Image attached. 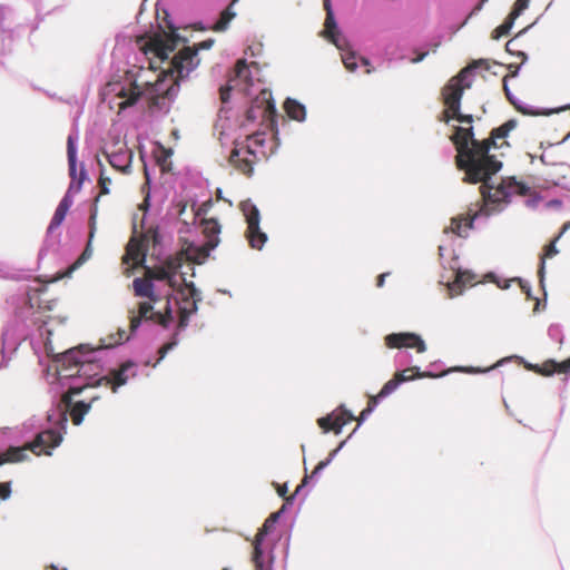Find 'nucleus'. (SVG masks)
Masks as SVG:
<instances>
[{"instance_id": "nucleus-21", "label": "nucleus", "mask_w": 570, "mask_h": 570, "mask_svg": "<svg viewBox=\"0 0 570 570\" xmlns=\"http://www.w3.org/2000/svg\"><path fill=\"white\" fill-rule=\"evenodd\" d=\"M132 286L137 296L148 297L150 301L156 302L154 284L150 281L144 278H135Z\"/></svg>"}, {"instance_id": "nucleus-43", "label": "nucleus", "mask_w": 570, "mask_h": 570, "mask_svg": "<svg viewBox=\"0 0 570 570\" xmlns=\"http://www.w3.org/2000/svg\"><path fill=\"white\" fill-rule=\"evenodd\" d=\"M384 397H379V394L375 395V396H371L370 397V401H368V404H367V409H371V412H373L375 410V407L377 406L379 402L381 400H383Z\"/></svg>"}, {"instance_id": "nucleus-59", "label": "nucleus", "mask_w": 570, "mask_h": 570, "mask_svg": "<svg viewBox=\"0 0 570 570\" xmlns=\"http://www.w3.org/2000/svg\"><path fill=\"white\" fill-rule=\"evenodd\" d=\"M507 49L510 50V41L507 42Z\"/></svg>"}, {"instance_id": "nucleus-41", "label": "nucleus", "mask_w": 570, "mask_h": 570, "mask_svg": "<svg viewBox=\"0 0 570 570\" xmlns=\"http://www.w3.org/2000/svg\"><path fill=\"white\" fill-rule=\"evenodd\" d=\"M99 184H100V187H101V191H102L104 194H108V191H109L108 186L111 184L110 178L105 177V176L101 174L100 179H99Z\"/></svg>"}, {"instance_id": "nucleus-9", "label": "nucleus", "mask_w": 570, "mask_h": 570, "mask_svg": "<svg viewBox=\"0 0 570 570\" xmlns=\"http://www.w3.org/2000/svg\"><path fill=\"white\" fill-rule=\"evenodd\" d=\"M240 210L247 223L246 236L250 246L255 249H262L267 240V235L261 230L259 210L249 199L240 203Z\"/></svg>"}, {"instance_id": "nucleus-8", "label": "nucleus", "mask_w": 570, "mask_h": 570, "mask_svg": "<svg viewBox=\"0 0 570 570\" xmlns=\"http://www.w3.org/2000/svg\"><path fill=\"white\" fill-rule=\"evenodd\" d=\"M265 134H243L234 138V148L229 156V163L244 174H250L255 159L265 157Z\"/></svg>"}, {"instance_id": "nucleus-1", "label": "nucleus", "mask_w": 570, "mask_h": 570, "mask_svg": "<svg viewBox=\"0 0 570 570\" xmlns=\"http://www.w3.org/2000/svg\"><path fill=\"white\" fill-rule=\"evenodd\" d=\"M119 340L105 344L104 347H110L128 340L125 331L118 333ZM102 350L90 348L88 345H80L70 348L61 354L59 362L61 367L58 370V380L62 386H68L69 392L62 395L59 406L47 415L50 424L48 428L38 432L33 442L26 446L9 448L0 454V465L4 463H18L28 459L27 451L39 455L51 454V450L59 446L62 441V432L66 431L68 423V410L71 406L72 395L81 393L87 386L106 385L111 386L112 392L125 385L131 377L137 375V365L134 362L124 363L118 370H114L110 376L96 379L100 372L98 363V353Z\"/></svg>"}, {"instance_id": "nucleus-6", "label": "nucleus", "mask_w": 570, "mask_h": 570, "mask_svg": "<svg viewBox=\"0 0 570 570\" xmlns=\"http://www.w3.org/2000/svg\"><path fill=\"white\" fill-rule=\"evenodd\" d=\"M479 67L489 69L490 63L488 60H478L472 65L462 69L458 76L453 77L443 89V98L445 104L444 121L450 122L456 119L460 122L471 124L473 118L471 115H463L460 112L461 98L465 89L472 85V70Z\"/></svg>"}, {"instance_id": "nucleus-49", "label": "nucleus", "mask_w": 570, "mask_h": 570, "mask_svg": "<svg viewBox=\"0 0 570 570\" xmlns=\"http://www.w3.org/2000/svg\"><path fill=\"white\" fill-rule=\"evenodd\" d=\"M386 274H382L379 277L377 286H383Z\"/></svg>"}, {"instance_id": "nucleus-33", "label": "nucleus", "mask_w": 570, "mask_h": 570, "mask_svg": "<svg viewBox=\"0 0 570 570\" xmlns=\"http://www.w3.org/2000/svg\"><path fill=\"white\" fill-rule=\"evenodd\" d=\"M529 3L530 0H517L510 14L517 19L525 9H528Z\"/></svg>"}, {"instance_id": "nucleus-35", "label": "nucleus", "mask_w": 570, "mask_h": 570, "mask_svg": "<svg viewBox=\"0 0 570 570\" xmlns=\"http://www.w3.org/2000/svg\"><path fill=\"white\" fill-rule=\"evenodd\" d=\"M212 206L210 202H207V203H204L202 204L196 210H195V218L196 219H199L200 223L203 222V219H206L205 218V215L207 214L208 212V208Z\"/></svg>"}, {"instance_id": "nucleus-46", "label": "nucleus", "mask_w": 570, "mask_h": 570, "mask_svg": "<svg viewBox=\"0 0 570 570\" xmlns=\"http://www.w3.org/2000/svg\"><path fill=\"white\" fill-rule=\"evenodd\" d=\"M454 371H462V372H468V373H478V372H483L482 370L480 368H474V367H458V368H454Z\"/></svg>"}, {"instance_id": "nucleus-12", "label": "nucleus", "mask_w": 570, "mask_h": 570, "mask_svg": "<svg viewBox=\"0 0 570 570\" xmlns=\"http://www.w3.org/2000/svg\"><path fill=\"white\" fill-rule=\"evenodd\" d=\"M385 343L392 348H415L419 353L426 351V344L424 340L415 333H393L385 337Z\"/></svg>"}, {"instance_id": "nucleus-11", "label": "nucleus", "mask_w": 570, "mask_h": 570, "mask_svg": "<svg viewBox=\"0 0 570 570\" xmlns=\"http://www.w3.org/2000/svg\"><path fill=\"white\" fill-rule=\"evenodd\" d=\"M203 232L207 237L206 244L202 246L199 254L194 255L193 253L187 254L188 259H195L200 262L205 259L210 250H213L219 243L218 235L220 233V226L216 219H203L202 222Z\"/></svg>"}, {"instance_id": "nucleus-39", "label": "nucleus", "mask_w": 570, "mask_h": 570, "mask_svg": "<svg viewBox=\"0 0 570 570\" xmlns=\"http://www.w3.org/2000/svg\"><path fill=\"white\" fill-rule=\"evenodd\" d=\"M11 494V485L9 482L0 484V499L7 500Z\"/></svg>"}, {"instance_id": "nucleus-36", "label": "nucleus", "mask_w": 570, "mask_h": 570, "mask_svg": "<svg viewBox=\"0 0 570 570\" xmlns=\"http://www.w3.org/2000/svg\"><path fill=\"white\" fill-rule=\"evenodd\" d=\"M39 421L38 419L36 417H31L29 420H27L23 424H22V430H23V433H30L32 432L33 430H36L37 428H39Z\"/></svg>"}, {"instance_id": "nucleus-44", "label": "nucleus", "mask_w": 570, "mask_h": 570, "mask_svg": "<svg viewBox=\"0 0 570 570\" xmlns=\"http://www.w3.org/2000/svg\"><path fill=\"white\" fill-rule=\"evenodd\" d=\"M371 413H372V412H371V409H367V407H366V409H364V410L361 412V414H360V416H358V419H357V420H358V426H360V425H361V424H362V423L367 419V416H368Z\"/></svg>"}, {"instance_id": "nucleus-18", "label": "nucleus", "mask_w": 570, "mask_h": 570, "mask_svg": "<svg viewBox=\"0 0 570 570\" xmlns=\"http://www.w3.org/2000/svg\"><path fill=\"white\" fill-rule=\"evenodd\" d=\"M527 367L546 376L552 375L554 373L567 374L570 370V358L560 363L556 362L554 360H548L541 365L529 364Z\"/></svg>"}, {"instance_id": "nucleus-60", "label": "nucleus", "mask_w": 570, "mask_h": 570, "mask_svg": "<svg viewBox=\"0 0 570 570\" xmlns=\"http://www.w3.org/2000/svg\"><path fill=\"white\" fill-rule=\"evenodd\" d=\"M518 75V70H515L513 73H512V77H515Z\"/></svg>"}, {"instance_id": "nucleus-50", "label": "nucleus", "mask_w": 570, "mask_h": 570, "mask_svg": "<svg viewBox=\"0 0 570 570\" xmlns=\"http://www.w3.org/2000/svg\"><path fill=\"white\" fill-rule=\"evenodd\" d=\"M561 205V203L559 200H551V202H548L547 203V206H557L559 207Z\"/></svg>"}, {"instance_id": "nucleus-55", "label": "nucleus", "mask_w": 570, "mask_h": 570, "mask_svg": "<svg viewBox=\"0 0 570 570\" xmlns=\"http://www.w3.org/2000/svg\"><path fill=\"white\" fill-rule=\"evenodd\" d=\"M346 441H343L340 443V445L336 448L338 451H341L342 448H344Z\"/></svg>"}, {"instance_id": "nucleus-29", "label": "nucleus", "mask_w": 570, "mask_h": 570, "mask_svg": "<svg viewBox=\"0 0 570 570\" xmlns=\"http://www.w3.org/2000/svg\"><path fill=\"white\" fill-rule=\"evenodd\" d=\"M558 238H559V236L553 242H551L549 245L546 246L544 253L541 256V264H540V271H539L541 277L544 272L546 261L549 258H552L553 256H556L558 254V249L556 248V242L558 240Z\"/></svg>"}, {"instance_id": "nucleus-34", "label": "nucleus", "mask_w": 570, "mask_h": 570, "mask_svg": "<svg viewBox=\"0 0 570 570\" xmlns=\"http://www.w3.org/2000/svg\"><path fill=\"white\" fill-rule=\"evenodd\" d=\"M39 333H40L41 336L47 335L46 341H45L46 351L48 353H51L52 352V347H51L50 342H49V336L51 335L52 331H51V328L48 327L47 322H43V324L39 327Z\"/></svg>"}, {"instance_id": "nucleus-58", "label": "nucleus", "mask_w": 570, "mask_h": 570, "mask_svg": "<svg viewBox=\"0 0 570 570\" xmlns=\"http://www.w3.org/2000/svg\"><path fill=\"white\" fill-rule=\"evenodd\" d=\"M502 362H503V361H501V363H502ZM499 364H500V362H499L498 364H494V365L492 366V368H493V367H498V365H499ZM490 370H491V367H490ZM487 371H489V368H488Z\"/></svg>"}, {"instance_id": "nucleus-56", "label": "nucleus", "mask_w": 570, "mask_h": 570, "mask_svg": "<svg viewBox=\"0 0 570 570\" xmlns=\"http://www.w3.org/2000/svg\"><path fill=\"white\" fill-rule=\"evenodd\" d=\"M519 56H521V57L523 58V60H525V59H527V56H525V53H524V52H519Z\"/></svg>"}, {"instance_id": "nucleus-22", "label": "nucleus", "mask_w": 570, "mask_h": 570, "mask_svg": "<svg viewBox=\"0 0 570 570\" xmlns=\"http://www.w3.org/2000/svg\"><path fill=\"white\" fill-rule=\"evenodd\" d=\"M284 108L288 115L294 120L304 121L306 118L305 106L299 104L294 99H287L284 104Z\"/></svg>"}, {"instance_id": "nucleus-26", "label": "nucleus", "mask_w": 570, "mask_h": 570, "mask_svg": "<svg viewBox=\"0 0 570 570\" xmlns=\"http://www.w3.org/2000/svg\"><path fill=\"white\" fill-rule=\"evenodd\" d=\"M90 406V403H86L83 401L77 402L72 406L70 416L75 425H80L82 423L83 416L89 412Z\"/></svg>"}, {"instance_id": "nucleus-57", "label": "nucleus", "mask_w": 570, "mask_h": 570, "mask_svg": "<svg viewBox=\"0 0 570 570\" xmlns=\"http://www.w3.org/2000/svg\"><path fill=\"white\" fill-rule=\"evenodd\" d=\"M363 65L367 66L368 61L366 59H362Z\"/></svg>"}, {"instance_id": "nucleus-61", "label": "nucleus", "mask_w": 570, "mask_h": 570, "mask_svg": "<svg viewBox=\"0 0 570 570\" xmlns=\"http://www.w3.org/2000/svg\"><path fill=\"white\" fill-rule=\"evenodd\" d=\"M356 430H358V425L353 429V433L356 432Z\"/></svg>"}, {"instance_id": "nucleus-47", "label": "nucleus", "mask_w": 570, "mask_h": 570, "mask_svg": "<svg viewBox=\"0 0 570 570\" xmlns=\"http://www.w3.org/2000/svg\"><path fill=\"white\" fill-rule=\"evenodd\" d=\"M425 56H426V52H423V53H421L420 56H417V57H415V58H412V59H411V62H413V63H417V62L422 61V60L425 58Z\"/></svg>"}, {"instance_id": "nucleus-62", "label": "nucleus", "mask_w": 570, "mask_h": 570, "mask_svg": "<svg viewBox=\"0 0 570 570\" xmlns=\"http://www.w3.org/2000/svg\"><path fill=\"white\" fill-rule=\"evenodd\" d=\"M356 430H358V425L353 429V433L356 432Z\"/></svg>"}, {"instance_id": "nucleus-40", "label": "nucleus", "mask_w": 570, "mask_h": 570, "mask_svg": "<svg viewBox=\"0 0 570 570\" xmlns=\"http://www.w3.org/2000/svg\"><path fill=\"white\" fill-rule=\"evenodd\" d=\"M178 344V342L176 340L165 344L160 350H159V354H160V357L158 361L163 360L166 354L171 351L176 345Z\"/></svg>"}, {"instance_id": "nucleus-63", "label": "nucleus", "mask_w": 570, "mask_h": 570, "mask_svg": "<svg viewBox=\"0 0 570 570\" xmlns=\"http://www.w3.org/2000/svg\"><path fill=\"white\" fill-rule=\"evenodd\" d=\"M256 570H258V569L256 568ZM264 570H266V569L264 568Z\"/></svg>"}, {"instance_id": "nucleus-2", "label": "nucleus", "mask_w": 570, "mask_h": 570, "mask_svg": "<svg viewBox=\"0 0 570 570\" xmlns=\"http://www.w3.org/2000/svg\"><path fill=\"white\" fill-rule=\"evenodd\" d=\"M515 127V120H508L482 142L473 137L472 127H455L452 140L458 151L456 165L465 174L464 181L482 184L480 189L484 206L469 218H453L449 227L452 234L459 237L468 236L476 219L500 212L514 194L527 195L529 188L513 177L503 178L498 185L492 184V176L501 170L502 163L491 150L508 146L505 138Z\"/></svg>"}, {"instance_id": "nucleus-27", "label": "nucleus", "mask_w": 570, "mask_h": 570, "mask_svg": "<svg viewBox=\"0 0 570 570\" xmlns=\"http://www.w3.org/2000/svg\"><path fill=\"white\" fill-rule=\"evenodd\" d=\"M570 138V132H568L563 139L558 142V144H554V145H551L550 147H548L542 156H541V159L544 161V163H548V164H551V165H557V163L554 161V157L559 154V151L561 150L562 148V144L568 140Z\"/></svg>"}, {"instance_id": "nucleus-14", "label": "nucleus", "mask_w": 570, "mask_h": 570, "mask_svg": "<svg viewBox=\"0 0 570 570\" xmlns=\"http://www.w3.org/2000/svg\"><path fill=\"white\" fill-rule=\"evenodd\" d=\"M229 114L230 111L228 109L222 108L219 110L218 119L215 125V130L222 142L228 139H232V141L234 142V138L240 135L236 134V131H243V126L237 128L236 122L232 120Z\"/></svg>"}, {"instance_id": "nucleus-7", "label": "nucleus", "mask_w": 570, "mask_h": 570, "mask_svg": "<svg viewBox=\"0 0 570 570\" xmlns=\"http://www.w3.org/2000/svg\"><path fill=\"white\" fill-rule=\"evenodd\" d=\"M77 141L78 134H70L68 136L67 141V154H68V163H69V175L71 177V183L69 188L58 205L51 223L49 225V230L60 226L66 218V215L71 207L73 200L72 195L80 191L82 187V183L87 177L85 168L81 166L79 174L77 173Z\"/></svg>"}, {"instance_id": "nucleus-38", "label": "nucleus", "mask_w": 570, "mask_h": 570, "mask_svg": "<svg viewBox=\"0 0 570 570\" xmlns=\"http://www.w3.org/2000/svg\"><path fill=\"white\" fill-rule=\"evenodd\" d=\"M549 336L552 340H557V341H559L561 343L562 342V332H561L560 326L559 325H551L549 327Z\"/></svg>"}, {"instance_id": "nucleus-4", "label": "nucleus", "mask_w": 570, "mask_h": 570, "mask_svg": "<svg viewBox=\"0 0 570 570\" xmlns=\"http://www.w3.org/2000/svg\"><path fill=\"white\" fill-rule=\"evenodd\" d=\"M180 268L181 257H171L154 273V277L166 281L174 293L167 298L165 314L153 311V301L140 303L138 315H134L130 321L132 332L140 326L142 320H155L164 327L177 320L179 330L188 325L190 316L197 312L200 295L194 284L186 281Z\"/></svg>"}, {"instance_id": "nucleus-15", "label": "nucleus", "mask_w": 570, "mask_h": 570, "mask_svg": "<svg viewBox=\"0 0 570 570\" xmlns=\"http://www.w3.org/2000/svg\"><path fill=\"white\" fill-rule=\"evenodd\" d=\"M279 517V512L272 514L269 518L266 519L264 522L262 529L256 535L255 542H254V556L253 560L255 563V567L258 570H264V551H263V541L265 535H267L273 529L275 523L277 522V519Z\"/></svg>"}, {"instance_id": "nucleus-45", "label": "nucleus", "mask_w": 570, "mask_h": 570, "mask_svg": "<svg viewBox=\"0 0 570 570\" xmlns=\"http://www.w3.org/2000/svg\"><path fill=\"white\" fill-rule=\"evenodd\" d=\"M541 200L540 197H532L525 200V205L530 208L537 207L538 203Z\"/></svg>"}, {"instance_id": "nucleus-37", "label": "nucleus", "mask_w": 570, "mask_h": 570, "mask_svg": "<svg viewBox=\"0 0 570 570\" xmlns=\"http://www.w3.org/2000/svg\"><path fill=\"white\" fill-rule=\"evenodd\" d=\"M331 464V459H326L324 461H321L316 468L314 469V471L312 472V474L309 475L311 479H317L320 476V474L322 473V471Z\"/></svg>"}, {"instance_id": "nucleus-5", "label": "nucleus", "mask_w": 570, "mask_h": 570, "mask_svg": "<svg viewBox=\"0 0 570 570\" xmlns=\"http://www.w3.org/2000/svg\"><path fill=\"white\" fill-rule=\"evenodd\" d=\"M252 68L257 72L255 63L249 66L245 60H239L235 67V76L230 78L228 87L220 90V98L223 102H227L229 90H238L246 96H254L258 92L257 105L247 111V118L254 120L258 116H264L274 106L269 101L271 92L262 87L259 79L254 78Z\"/></svg>"}, {"instance_id": "nucleus-23", "label": "nucleus", "mask_w": 570, "mask_h": 570, "mask_svg": "<svg viewBox=\"0 0 570 570\" xmlns=\"http://www.w3.org/2000/svg\"><path fill=\"white\" fill-rule=\"evenodd\" d=\"M126 262H131L132 265H139L145 261V253L142 252L141 245L135 242H130L127 246V253L125 257Z\"/></svg>"}, {"instance_id": "nucleus-10", "label": "nucleus", "mask_w": 570, "mask_h": 570, "mask_svg": "<svg viewBox=\"0 0 570 570\" xmlns=\"http://www.w3.org/2000/svg\"><path fill=\"white\" fill-rule=\"evenodd\" d=\"M109 164L117 170L128 174L131 168L132 151L128 148L126 141L115 138L108 142L104 149Z\"/></svg>"}, {"instance_id": "nucleus-20", "label": "nucleus", "mask_w": 570, "mask_h": 570, "mask_svg": "<svg viewBox=\"0 0 570 570\" xmlns=\"http://www.w3.org/2000/svg\"><path fill=\"white\" fill-rule=\"evenodd\" d=\"M324 7L326 9V20L324 30L325 37L328 38L337 48H341V39L337 32V26L334 19L330 0L324 1Z\"/></svg>"}, {"instance_id": "nucleus-54", "label": "nucleus", "mask_w": 570, "mask_h": 570, "mask_svg": "<svg viewBox=\"0 0 570 570\" xmlns=\"http://www.w3.org/2000/svg\"><path fill=\"white\" fill-rule=\"evenodd\" d=\"M569 226H570V223H566L562 227V233H564Z\"/></svg>"}, {"instance_id": "nucleus-3", "label": "nucleus", "mask_w": 570, "mask_h": 570, "mask_svg": "<svg viewBox=\"0 0 570 570\" xmlns=\"http://www.w3.org/2000/svg\"><path fill=\"white\" fill-rule=\"evenodd\" d=\"M179 38L174 33L158 32L140 46V50L149 60V67L160 70L155 85L150 82H131L127 88H121L118 97L121 99L119 108L125 109L132 106L142 95L144 86L151 92L169 94L178 86L180 79L187 77L199 65L198 51L208 50L213 47L214 40L207 39L197 45L196 48L185 47L176 50Z\"/></svg>"}, {"instance_id": "nucleus-28", "label": "nucleus", "mask_w": 570, "mask_h": 570, "mask_svg": "<svg viewBox=\"0 0 570 570\" xmlns=\"http://www.w3.org/2000/svg\"><path fill=\"white\" fill-rule=\"evenodd\" d=\"M96 217H97V208H94V210L91 212L90 214V233H89V242H88V245L85 249V252L82 253V255L80 256L79 258V262L78 263H82L85 262L87 258H89L91 256V248H90V243H91V239L94 237V234H95V230H96Z\"/></svg>"}, {"instance_id": "nucleus-52", "label": "nucleus", "mask_w": 570, "mask_h": 570, "mask_svg": "<svg viewBox=\"0 0 570 570\" xmlns=\"http://www.w3.org/2000/svg\"><path fill=\"white\" fill-rule=\"evenodd\" d=\"M3 10L2 8L0 7V30H2V21H3Z\"/></svg>"}, {"instance_id": "nucleus-31", "label": "nucleus", "mask_w": 570, "mask_h": 570, "mask_svg": "<svg viewBox=\"0 0 570 570\" xmlns=\"http://www.w3.org/2000/svg\"><path fill=\"white\" fill-rule=\"evenodd\" d=\"M401 373H403V377H411L410 380H413L414 377H435L436 376L429 372H421L420 368L416 366L404 370Z\"/></svg>"}, {"instance_id": "nucleus-19", "label": "nucleus", "mask_w": 570, "mask_h": 570, "mask_svg": "<svg viewBox=\"0 0 570 570\" xmlns=\"http://www.w3.org/2000/svg\"><path fill=\"white\" fill-rule=\"evenodd\" d=\"M21 338H22L21 335H16V332L13 328L7 327L3 331V333H2V350H1L3 361L0 363V368L6 366L10 358V357L7 358V352L12 354L17 350Z\"/></svg>"}, {"instance_id": "nucleus-25", "label": "nucleus", "mask_w": 570, "mask_h": 570, "mask_svg": "<svg viewBox=\"0 0 570 570\" xmlns=\"http://www.w3.org/2000/svg\"><path fill=\"white\" fill-rule=\"evenodd\" d=\"M411 377H403V373H396L394 379L386 382L379 393V397H386L392 394L401 383L410 381Z\"/></svg>"}, {"instance_id": "nucleus-42", "label": "nucleus", "mask_w": 570, "mask_h": 570, "mask_svg": "<svg viewBox=\"0 0 570 570\" xmlns=\"http://www.w3.org/2000/svg\"><path fill=\"white\" fill-rule=\"evenodd\" d=\"M488 278L494 282L500 288H508L510 286L509 281H499L497 276L492 273L488 275Z\"/></svg>"}, {"instance_id": "nucleus-51", "label": "nucleus", "mask_w": 570, "mask_h": 570, "mask_svg": "<svg viewBox=\"0 0 570 570\" xmlns=\"http://www.w3.org/2000/svg\"><path fill=\"white\" fill-rule=\"evenodd\" d=\"M338 452L340 451L337 449H335L334 451L331 452V454L327 459H331V462H332Z\"/></svg>"}, {"instance_id": "nucleus-30", "label": "nucleus", "mask_w": 570, "mask_h": 570, "mask_svg": "<svg viewBox=\"0 0 570 570\" xmlns=\"http://www.w3.org/2000/svg\"><path fill=\"white\" fill-rule=\"evenodd\" d=\"M514 21H515V18H513L511 14H509V17L505 19V21L493 31V38L499 39L505 35H508L510 32V30L512 29Z\"/></svg>"}, {"instance_id": "nucleus-13", "label": "nucleus", "mask_w": 570, "mask_h": 570, "mask_svg": "<svg viewBox=\"0 0 570 570\" xmlns=\"http://www.w3.org/2000/svg\"><path fill=\"white\" fill-rule=\"evenodd\" d=\"M352 420H354L353 413L341 405L336 411L332 412L327 416L318 419L317 423L324 432L333 430L336 434H340L343 426Z\"/></svg>"}, {"instance_id": "nucleus-48", "label": "nucleus", "mask_w": 570, "mask_h": 570, "mask_svg": "<svg viewBox=\"0 0 570 570\" xmlns=\"http://www.w3.org/2000/svg\"><path fill=\"white\" fill-rule=\"evenodd\" d=\"M445 250H446L445 245H440V246H439V252H440V256H441V257H444V255H445Z\"/></svg>"}, {"instance_id": "nucleus-24", "label": "nucleus", "mask_w": 570, "mask_h": 570, "mask_svg": "<svg viewBox=\"0 0 570 570\" xmlns=\"http://www.w3.org/2000/svg\"><path fill=\"white\" fill-rule=\"evenodd\" d=\"M236 12L232 8V6L227 7L222 13L219 19L213 26V30L217 32H223L228 29L229 23L235 18Z\"/></svg>"}, {"instance_id": "nucleus-17", "label": "nucleus", "mask_w": 570, "mask_h": 570, "mask_svg": "<svg viewBox=\"0 0 570 570\" xmlns=\"http://www.w3.org/2000/svg\"><path fill=\"white\" fill-rule=\"evenodd\" d=\"M504 91H505V95L508 97V99L515 106V108L521 111L522 114L524 115H529V116H538V115H551V114H554V112H559V111H562V110H567L570 108V105H564L560 108H557V109H535L533 106L531 105H528L525 102H517L511 94H510V89L507 85V81L504 80Z\"/></svg>"}, {"instance_id": "nucleus-16", "label": "nucleus", "mask_w": 570, "mask_h": 570, "mask_svg": "<svg viewBox=\"0 0 570 570\" xmlns=\"http://www.w3.org/2000/svg\"><path fill=\"white\" fill-rule=\"evenodd\" d=\"M452 268L454 269L455 279L453 282H449L446 286L450 292V296L454 297L462 294L466 285H472V282L475 279V275L468 269Z\"/></svg>"}, {"instance_id": "nucleus-53", "label": "nucleus", "mask_w": 570, "mask_h": 570, "mask_svg": "<svg viewBox=\"0 0 570 570\" xmlns=\"http://www.w3.org/2000/svg\"><path fill=\"white\" fill-rule=\"evenodd\" d=\"M286 491H287V488H286V485H284L283 488H281L278 490V493H279V495H284L286 493Z\"/></svg>"}, {"instance_id": "nucleus-32", "label": "nucleus", "mask_w": 570, "mask_h": 570, "mask_svg": "<svg viewBox=\"0 0 570 570\" xmlns=\"http://www.w3.org/2000/svg\"><path fill=\"white\" fill-rule=\"evenodd\" d=\"M342 61L347 70L355 71L357 68V58L352 52H346L342 55Z\"/></svg>"}]
</instances>
